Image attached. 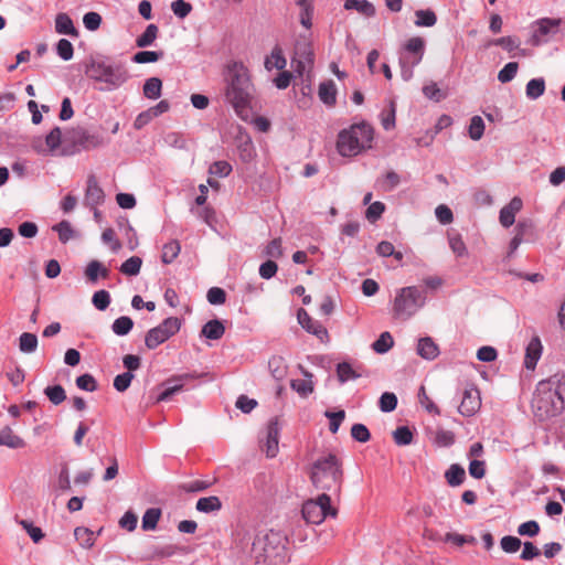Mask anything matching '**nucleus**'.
<instances>
[{"instance_id":"obj_51","label":"nucleus","mask_w":565,"mask_h":565,"mask_svg":"<svg viewBox=\"0 0 565 565\" xmlns=\"http://www.w3.org/2000/svg\"><path fill=\"white\" fill-rule=\"evenodd\" d=\"M265 66L267 70L277 68L282 70L286 66V60L281 54L280 50H274L271 52L270 57H268L265 62Z\"/></svg>"},{"instance_id":"obj_27","label":"nucleus","mask_w":565,"mask_h":565,"mask_svg":"<svg viewBox=\"0 0 565 565\" xmlns=\"http://www.w3.org/2000/svg\"><path fill=\"white\" fill-rule=\"evenodd\" d=\"M85 276L89 281L95 282L99 276L102 278H107L109 276V270L98 260H92L85 269Z\"/></svg>"},{"instance_id":"obj_61","label":"nucleus","mask_w":565,"mask_h":565,"mask_svg":"<svg viewBox=\"0 0 565 565\" xmlns=\"http://www.w3.org/2000/svg\"><path fill=\"white\" fill-rule=\"evenodd\" d=\"M171 9L178 18L184 19L191 12L192 6L184 0H174L171 3Z\"/></svg>"},{"instance_id":"obj_60","label":"nucleus","mask_w":565,"mask_h":565,"mask_svg":"<svg viewBox=\"0 0 565 565\" xmlns=\"http://www.w3.org/2000/svg\"><path fill=\"white\" fill-rule=\"evenodd\" d=\"M76 385L78 388L87 392H94L97 390V382L90 374H83L76 379Z\"/></svg>"},{"instance_id":"obj_35","label":"nucleus","mask_w":565,"mask_h":565,"mask_svg":"<svg viewBox=\"0 0 565 565\" xmlns=\"http://www.w3.org/2000/svg\"><path fill=\"white\" fill-rule=\"evenodd\" d=\"M74 535L79 545L85 548L92 547L95 543V534L87 527H76Z\"/></svg>"},{"instance_id":"obj_20","label":"nucleus","mask_w":565,"mask_h":565,"mask_svg":"<svg viewBox=\"0 0 565 565\" xmlns=\"http://www.w3.org/2000/svg\"><path fill=\"white\" fill-rule=\"evenodd\" d=\"M417 354L426 360H434L439 354V348L429 337H425L418 340Z\"/></svg>"},{"instance_id":"obj_34","label":"nucleus","mask_w":565,"mask_h":565,"mask_svg":"<svg viewBox=\"0 0 565 565\" xmlns=\"http://www.w3.org/2000/svg\"><path fill=\"white\" fill-rule=\"evenodd\" d=\"M271 375L276 380H282L287 374V365L281 356H273L268 361Z\"/></svg>"},{"instance_id":"obj_16","label":"nucleus","mask_w":565,"mask_h":565,"mask_svg":"<svg viewBox=\"0 0 565 565\" xmlns=\"http://www.w3.org/2000/svg\"><path fill=\"white\" fill-rule=\"evenodd\" d=\"M105 200V193L99 186L95 175H89L87 179V186L85 192L84 202L89 207H97Z\"/></svg>"},{"instance_id":"obj_54","label":"nucleus","mask_w":565,"mask_h":565,"mask_svg":"<svg viewBox=\"0 0 565 565\" xmlns=\"http://www.w3.org/2000/svg\"><path fill=\"white\" fill-rule=\"evenodd\" d=\"M56 52L62 60L70 61L74 54L73 44L66 39H61L57 42Z\"/></svg>"},{"instance_id":"obj_6","label":"nucleus","mask_w":565,"mask_h":565,"mask_svg":"<svg viewBox=\"0 0 565 565\" xmlns=\"http://www.w3.org/2000/svg\"><path fill=\"white\" fill-rule=\"evenodd\" d=\"M89 78L105 82L114 87L122 85L128 78V72L122 65H110L93 62L86 70Z\"/></svg>"},{"instance_id":"obj_38","label":"nucleus","mask_w":565,"mask_h":565,"mask_svg":"<svg viewBox=\"0 0 565 565\" xmlns=\"http://www.w3.org/2000/svg\"><path fill=\"white\" fill-rule=\"evenodd\" d=\"M394 344L393 337L390 332H383L376 341L373 342L372 349L380 354L386 353Z\"/></svg>"},{"instance_id":"obj_47","label":"nucleus","mask_w":565,"mask_h":565,"mask_svg":"<svg viewBox=\"0 0 565 565\" xmlns=\"http://www.w3.org/2000/svg\"><path fill=\"white\" fill-rule=\"evenodd\" d=\"M161 56L162 52L139 51L134 55L132 61L138 64L153 63L159 61Z\"/></svg>"},{"instance_id":"obj_22","label":"nucleus","mask_w":565,"mask_h":565,"mask_svg":"<svg viewBox=\"0 0 565 565\" xmlns=\"http://www.w3.org/2000/svg\"><path fill=\"white\" fill-rule=\"evenodd\" d=\"M0 446H7L12 449L23 448L25 441L13 433L10 427H4L0 430Z\"/></svg>"},{"instance_id":"obj_1","label":"nucleus","mask_w":565,"mask_h":565,"mask_svg":"<svg viewBox=\"0 0 565 565\" xmlns=\"http://www.w3.org/2000/svg\"><path fill=\"white\" fill-rule=\"evenodd\" d=\"M531 408L540 422L562 414L565 409V374H554L540 381L531 401Z\"/></svg>"},{"instance_id":"obj_7","label":"nucleus","mask_w":565,"mask_h":565,"mask_svg":"<svg viewBox=\"0 0 565 565\" xmlns=\"http://www.w3.org/2000/svg\"><path fill=\"white\" fill-rule=\"evenodd\" d=\"M301 513L308 523L320 524L328 515L335 516L338 512L331 507L330 497L323 492L317 499L307 500Z\"/></svg>"},{"instance_id":"obj_8","label":"nucleus","mask_w":565,"mask_h":565,"mask_svg":"<svg viewBox=\"0 0 565 565\" xmlns=\"http://www.w3.org/2000/svg\"><path fill=\"white\" fill-rule=\"evenodd\" d=\"M181 321L177 317L164 319L158 327L150 329L145 338V344L148 349L153 350L177 332H179Z\"/></svg>"},{"instance_id":"obj_43","label":"nucleus","mask_w":565,"mask_h":565,"mask_svg":"<svg viewBox=\"0 0 565 565\" xmlns=\"http://www.w3.org/2000/svg\"><path fill=\"white\" fill-rule=\"evenodd\" d=\"M417 26H433L437 22V17L431 10H417L415 12Z\"/></svg>"},{"instance_id":"obj_17","label":"nucleus","mask_w":565,"mask_h":565,"mask_svg":"<svg viewBox=\"0 0 565 565\" xmlns=\"http://www.w3.org/2000/svg\"><path fill=\"white\" fill-rule=\"evenodd\" d=\"M297 317L300 326L309 333L315 334L319 339L328 337L327 329L321 323L313 320L305 309H299Z\"/></svg>"},{"instance_id":"obj_48","label":"nucleus","mask_w":565,"mask_h":565,"mask_svg":"<svg viewBox=\"0 0 565 565\" xmlns=\"http://www.w3.org/2000/svg\"><path fill=\"white\" fill-rule=\"evenodd\" d=\"M380 409L384 413L393 412L397 406V397L394 393L385 392L380 397Z\"/></svg>"},{"instance_id":"obj_9","label":"nucleus","mask_w":565,"mask_h":565,"mask_svg":"<svg viewBox=\"0 0 565 565\" xmlns=\"http://www.w3.org/2000/svg\"><path fill=\"white\" fill-rule=\"evenodd\" d=\"M405 50L409 57H401V75L404 81H409L413 77V67L418 65L424 56L425 41L419 36L411 38L406 44Z\"/></svg>"},{"instance_id":"obj_28","label":"nucleus","mask_w":565,"mask_h":565,"mask_svg":"<svg viewBox=\"0 0 565 565\" xmlns=\"http://www.w3.org/2000/svg\"><path fill=\"white\" fill-rule=\"evenodd\" d=\"M445 478L449 486L458 487L463 483L466 479V471L461 466L454 463L446 471Z\"/></svg>"},{"instance_id":"obj_62","label":"nucleus","mask_w":565,"mask_h":565,"mask_svg":"<svg viewBox=\"0 0 565 565\" xmlns=\"http://www.w3.org/2000/svg\"><path fill=\"white\" fill-rule=\"evenodd\" d=\"M206 298L211 305H223L226 300V294L220 287H212L209 289Z\"/></svg>"},{"instance_id":"obj_10","label":"nucleus","mask_w":565,"mask_h":565,"mask_svg":"<svg viewBox=\"0 0 565 565\" xmlns=\"http://www.w3.org/2000/svg\"><path fill=\"white\" fill-rule=\"evenodd\" d=\"M195 377L196 376L193 374L185 373L168 379L162 383L164 388L160 393H156L158 387L152 388L149 392L147 406L170 399L175 393L182 391L184 381L193 380Z\"/></svg>"},{"instance_id":"obj_11","label":"nucleus","mask_w":565,"mask_h":565,"mask_svg":"<svg viewBox=\"0 0 565 565\" xmlns=\"http://www.w3.org/2000/svg\"><path fill=\"white\" fill-rule=\"evenodd\" d=\"M68 140L78 149L90 150L104 143L103 137L82 127L73 128L67 134Z\"/></svg>"},{"instance_id":"obj_59","label":"nucleus","mask_w":565,"mask_h":565,"mask_svg":"<svg viewBox=\"0 0 565 565\" xmlns=\"http://www.w3.org/2000/svg\"><path fill=\"white\" fill-rule=\"evenodd\" d=\"M351 436L359 443H366L371 438L367 427L363 424H354L351 428Z\"/></svg>"},{"instance_id":"obj_40","label":"nucleus","mask_w":565,"mask_h":565,"mask_svg":"<svg viewBox=\"0 0 565 565\" xmlns=\"http://www.w3.org/2000/svg\"><path fill=\"white\" fill-rule=\"evenodd\" d=\"M545 92V81L543 78H533L526 84V96L536 99Z\"/></svg>"},{"instance_id":"obj_37","label":"nucleus","mask_w":565,"mask_h":565,"mask_svg":"<svg viewBox=\"0 0 565 565\" xmlns=\"http://www.w3.org/2000/svg\"><path fill=\"white\" fill-rule=\"evenodd\" d=\"M158 35V28L154 24H149L145 32L137 38L136 44L138 47H146L151 45Z\"/></svg>"},{"instance_id":"obj_52","label":"nucleus","mask_w":565,"mask_h":565,"mask_svg":"<svg viewBox=\"0 0 565 565\" xmlns=\"http://www.w3.org/2000/svg\"><path fill=\"white\" fill-rule=\"evenodd\" d=\"M179 551V547L172 544L154 547L149 559L168 558L173 556Z\"/></svg>"},{"instance_id":"obj_33","label":"nucleus","mask_w":565,"mask_h":565,"mask_svg":"<svg viewBox=\"0 0 565 565\" xmlns=\"http://www.w3.org/2000/svg\"><path fill=\"white\" fill-rule=\"evenodd\" d=\"M38 348V337L34 333L23 332L19 338V349L23 353H33Z\"/></svg>"},{"instance_id":"obj_4","label":"nucleus","mask_w":565,"mask_h":565,"mask_svg":"<svg viewBox=\"0 0 565 565\" xmlns=\"http://www.w3.org/2000/svg\"><path fill=\"white\" fill-rule=\"evenodd\" d=\"M373 128L367 124H355L343 129L338 135L337 149L343 157L359 154L362 150L371 147Z\"/></svg>"},{"instance_id":"obj_44","label":"nucleus","mask_w":565,"mask_h":565,"mask_svg":"<svg viewBox=\"0 0 565 565\" xmlns=\"http://www.w3.org/2000/svg\"><path fill=\"white\" fill-rule=\"evenodd\" d=\"M469 137L472 140H479L483 136L484 132V122L483 119L480 116H473L470 120L469 125Z\"/></svg>"},{"instance_id":"obj_46","label":"nucleus","mask_w":565,"mask_h":565,"mask_svg":"<svg viewBox=\"0 0 565 565\" xmlns=\"http://www.w3.org/2000/svg\"><path fill=\"white\" fill-rule=\"evenodd\" d=\"M53 231L57 232L58 238L62 243H66L74 237L72 225L67 221H62L53 226Z\"/></svg>"},{"instance_id":"obj_57","label":"nucleus","mask_w":565,"mask_h":565,"mask_svg":"<svg viewBox=\"0 0 565 565\" xmlns=\"http://www.w3.org/2000/svg\"><path fill=\"white\" fill-rule=\"evenodd\" d=\"M19 524L28 532L34 543H39L44 537L42 530L33 525V523L26 520H20Z\"/></svg>"},{"instance_id":"obj_45","label":"nucleus","mask_w":565,"mask_h":565,"mask_svg":"<svg viewBox=\"0 0 565 565\" xmlns=\"http://www.w3.org/2000/svg\"><path fill=\"white\" fill-rule=\"evenodd\" d=\"M44 393L54 405H60L66 398L65 391L61 385L47 386Z\"/></svg>"},{"instance_id":"obj_15","label":"nucleus","mask_w":565,"mask_h":565,"mask_svg":"<svg viewBox=\"0 0 565 565\" xmlns=\"http://www.w3.org/2000/svg\"><path fill=\"white\" fill-rule=\"evenodd\" d=\"M62 131L58 127L53 128L44 140L41 138L34 139L32 148L41 154L53 153L61 145Z\"/></svg>"},{"instance_id":"obj_42","label":"nucleus","mask_w":565,"mask_h":565,"mask_svg":"<svg viewBox=\"0 0 565 565\" xmlns=\"http://www.w3.org/2000/svg\"><path fill=\"white\" fill-rule=\"evenodd\" d=\"M393 439L398 446H407L413 443V433L407 426L397 427L393 431Z\"/></svg>"},{"instance_id":"obj_2","label":"nucleus","mask_w":565,"mask_h":565,"mask_svg":"<svg viewBox=\"0 0 565 565\" xmlns=\"http://www.w3.org/2000/svg\"><path fill=\"white\" fill-rule=\"evenodd\" d=\"M225 83L226 100L233 106L238 117L247 120L255 93L248 68L239 62L228 64L225 73Z\"/></svg>"},{"instance_id":"obj_3","label":"nucleus","mask_w":565,"mask_h":565,"mask_svg":"<svg viewBox=\"0 0 565 565\" xmlns=\"http://www.w3.org/2000/svg\"><path fill=\"white\" fill-rule=\"evenodd\" d=\"M309 479L317 490L340 494L343 484V463L334 454L317 458L308 469Z\"/></svg>"},{"instance_id":"obj_53","label":"nucleus","mask_w":565,"mask_h":565,"mask_svg":"<svg viewBox=\"0 0 565 565\" xmlns=\"http://www.w3.org/2000/svg\"><path fill=\"white\" fill-rule=\"evenodd\" d=\"M422 90L425 97L433 99L435 102H440L446 97V95L441 93L440 88L435 82H430L424 85Z\"/></svg>"},{"instance_id":"obj_24","label":"nucleus","mask_w":565,"mask_h":565,"mask_svg":"<svg viewBox=\"0 0 565 565\" xmlns=\"http://www.w3.org/2000/svg\"><path fill=\"white\" fill-rule=\"evenodd\" d=\"M224 333L225 327L216 319L207 321L201 330V334L211 340H218Z\"/></svg>"},{"instance_id":"obj_64","label":"nucleus","mask_w":565,"mask_h":565,"mask_svg":"<svg viewBox=\"0 0 565 565\" xmlns=\"http://www.w3.org/2000/svg\"><path fill=\"white\" fill-rule=\"evenodd\" d=\"M134 379V374L130 372H125L122 374H119L114 380V387L118 392H125L129 386Z\"/></svg>"},{"instance_id":"obj_36","label":"nucleus","mask_w":565,"mask_h":565,"mask_svg":"<svg viewBox=\"0 0 565 565\" xmlns=\"http://www.w3.org/2000/svg\"><path fill=\"white\" fill-rule=\"evenodd\" d=\"M142 259L138 256H131L120 266V271L127 276H136L140 273Z\"/></svg>"},{"instance_id":"obj_50","label":"nucleus","mask_w":565,"mask_h":565,"mask_svg":"<svg viewBox=\"0 0 565 565\" xmlns=\"http://www.w3.org/2000/svg\"><path fill=\"white\" fill-rule=\"evenodd\" d=\"M519 70V64L516 62H509L504 65V67L498 73V79L501 83H508L512 81Z\"/></svg>"},{"instance_id":"obj_56","label":"nucleus","mask_w":565,"mask_h":565,"mask_svg":"<svg viewBox=\"0 0 565 565\" xmlns=\"http://www.w3.org/2000/svg\"><path fill=\"white\" fill-rule=\"evenodd\" d=\"M232 172V166L226 161H215L211 164L209 173L220 178H225Z\"/></svg>"},{"instance_id":"obj_18","label":"nucleus","mask_w":565,"mask_h":565,"mask_svg":"<svg viewBox=\"0 0 565 565\" xmlns=\"http://www.w3.org/2000/svg\"><path fill=\"white\" fill-rule=\"evenodd\" d=\"M542 343L539 337H533L526 345L524 365L527 370H534L542 355Z\"/></svg>"},{"instance_id":"obj_19","label":"nucleus","mask_w":565,"mask_h":565,"mask_svg":"<svg viewBox=\"0 0 565 565\" xmlns=\"http://www.w3.org/2000/svg\"><path fill=\"white\" fill-rule=\"evenodd\" d=\"M522 209V200L518 196L513 198L510 203L500 211V223L504 227H510L515 221V214Z\"/></svg>"},{"instance_id":"obj_26","label":"nucleus","mask_w":565,"mask_h":565,"mask_svg":"<svg viewBox=\"0 0 565 565\" xmlns=\"http://www.w3.org/2000/svg\"><path fill=\"white\" fill-rule=\"evenodd\" d=\"M318 94L319 98L328 106H333L337 102V89L332 81L321 83Z\"/></svg>"},{"instance_id":"obj_31","label":"nucleus","mask_w":565,"mask_h":565,"mask_svg":"<svg viewBox=\"0 0 565 565\" xmlns=\"http://www.w3.org/2000/svg\"><path fill=\"white\" fill-rule=\"evenodd\" d=\"M337 375L341 383H345L349 380H356L361 376L358 370L353 369L348 362H342L337 365Z\"/></svg>"},{"instance_id":"obj_55","label":"nucleus","mask_w":565,"mask_h":565,"mask_svg":"<svg viewBox=\"0 0 565 565\" xmlns=\"http://www.w3.org/2000/svg\"><path fill=\"white\" fill-rule=\"evenodd\" d=\"M501 548L505 553H515L520 550L522 542L516 536L507 535L501 539Z\"/></svg>"},{"instance_id":"obj_13","label":"nucleus","mask_w":565,"mask_h":565,"mask_svg":"<svg viewBox=\"0 0 565 565\" xmlns=\"http://www.w3.org/2000/svg\"><path fill=\"white\" fill-rule=\"evenodd\" d=\"M481 407L480 392L476 386L465 388L458 411L463 416L475 415Z\"/></svg>"},{"instance_id":"obj_29","label":"nucleus","mask_w":565,"mask_h":565,"mask_svg":"<svg viewBox=\"0 0 565 565\" xmlns=\"http://www.w3.org/2000/svg\"><path fill=\"white\" fill-rule=\"evenodd\" d=\"M222 508V502L218 497L211 495L200 498L196 502V510L204 513L218 511Z\"/></svg>"},{"instance_id":"obj_5","label":"nucleus","mask_w":565,"mask_h":565,"mask_svg":"<svg viewBox=\"0 0 565 565\" xmlns=\"http://www.w3.org/2000/svg\"><path fill=\"white\" fill-rule=\"evenodd\" d=\"M426 302L425 294L416 286L404 287L397 290L393 302V312L396 318L408 319L415 315Z\"/></svg>"},{"instance_id":"obj_41","label":"nucleus","mask_w":565,"mask_h":565,"mask_svg":"<svg viewBox=\"0 0 565 565\" xmlns=\"http://www.w3.org/2000/svg\"><path fill=\"white\" fill-rule=\"evenodd\" d=\"M160 516L161 511L159 509H148L142 516V529L145 531L154 530Z\"/></svg>"},{"instance_id":"obj_23","label":"nucleus","mask_w":565,"mask_h":565,"mask_svg":"<svg viewBox=\"0 0 565 565\" xmlns=\"http://www.w3.org/2000/svg\"><path fill=\"white\" fill-rule=\"evenodd\" d=\"M344 9L356 10L366 18H371L375 14V7L367 0H345Z\"/></svg>"},{"instance_id":"obj_14","label":"nucleus","mask_w":565,"mask_h":565,"mask_svg":"<svg viewBox=\"0 0 565 565\" xmlns=\"http://www.w3.org/2000/svg\"><path fill=\"white\" fill-rule=\"evenodd\" d=\"M262 448L268 458L277 456L279 450V425L278 418H271L266 428L265 441H262Z\"/></svg>"},{"instance_id":"obj_49","label":"nucleus","mask_w":565,"mask_h":565,"mask_svg":"<svg viewBox=\"0 0 565 565\" xmlns=\"http://www.w3.org/2000/svg\"><path fill=\"white\" fill-rule=\"evenodd\" d=\"M449 247L457 257H463L467 255L466 244L459 234L449 235Z\"/></svg>"},{"instance_id":"obj_39","label":"nucleus","mask_w":565,"mask_h":565,"mask_svg":"<svg viewBox=\"0 0 565 565\" xmlns=\"http://www.w3.org/2000/svg\"><path fill=\"white\" fill-rule=\"evenodd\" d=\"M132 327H134L132 319L127 316H122V317L117 318L114 321L111 329H113L114 333L117 335H126L131 331Z\"/></svg>"},{"instance_id":"obj_21","label":"nucleus","mask_w":565,"mask_h":565,"mask_svg":"<svg viewBox=\"0 0 565 565\" xmlns=\"http://www.w3.org/2000/svg\"><path fill=\"white\" fill-rule=\"evenodd\" d=\"M306 379L291 380L290 386L294 391H296L301 397H307L309 394L313 392V382L312 374L308 371L300 367Z\"/></svg>"},{"instance_id":"obj_25","label":"nucleus","mask_w":565,"mask_h":565,"mask_svg":"<svg viewBox=\"0 0 565 565\" xmlns=\"http://www.w3.org/2000/svg\"><path fill=\"white\" fill-rule=\"evenodd\" d=\"M55 31L60 34L77 36L72 19L66 13H58L55 18Z\"/></svg>"},{"instance_id":"obj_30","label":"nucleus","mask_w":565,"mask_h":565,"mask_svg":"<svg viewBox=\"0 0 565 565\" xmlns=\"http://www.w3.org/2000/svg\"><path fill=\"white\" fill-rule=\"evenodd\" d=\"M162 82L158 77H150L143 84V95L149 99H157L161 96Z\"/></svg>"},{"instance_id":"obj_12","label":"nucleus","mask_w":565,"mask_h":565,"mask_svg":"<svg viewBox=\"0 0 565 565\" xmlns=\"http://www.w3.org/2000/svg\"><path fill=\"white\" fill-rule=\"evenodd\" d=\"M561 19L543 18L534 23V31L531 38L532 45L539 46L547 41L548 35H553L558 31Z\"/></svg>"},{"instance_id":"obj_32","label":"nucleus","mask_w":565,"mask_h":565,"mask_svg":"<svg viewBox=\"0 0 565 565\" xmlns=\"http://www.w3.org/2000/svg\"><path fill=\"white\" fill-rule=\"evenodd\" d=\"M181 246L180 243L175 239L170 241L169 243L164 244L162 247V255L161 260L164 264H171L180 254Z\"/></svg>"},{"instance_id":"obj_58","label":"nucleus","mask_w":565,"mask_h":565,"mask_svg":"<svg viewBox=\"0 0 565 565\" xmlns=\"http://www.w3.org/2000/svg\"><path fill=\"white\" fill-rule=\"evenodd\" d=\"M93 305L98 310H106L110 303V296L109 292L106 290H98L93 295Z\"/></svg>"},{"instance_id":"obj_63","label":"nucleus","mask_w":565,"mask_h":565,"mask_svg":"<svg viewBox=\"0 0 565 565\" xmlns=\"http://www.w3.org/2000/svg\"><path fill=\"white\" fill-rule=\"evenodd\" d=\"M540 532V525L536 521H527L519 525L518 533L522 536H535Z\"/></svg>"}]
</instances>
